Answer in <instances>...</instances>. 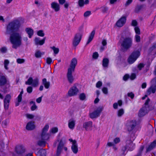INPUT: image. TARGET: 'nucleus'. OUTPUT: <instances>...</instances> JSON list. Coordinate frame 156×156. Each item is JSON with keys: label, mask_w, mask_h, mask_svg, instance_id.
<instances>
[{"label": "nucleus", "mask_w": 156, "mask_h": 156, "mask_svg": "<svg viewBox=\"0 0 156 156\" xmlns=\"http://www.w3.org/2000/svg\"><path fill=\"white\" fill-rule=\"evenodd\" d=\"M134 30L135 32L136 33V34L139 35L140 34V30L138 27H136L134 28Z\"/></svg>", "instance_id": "a19ab883"}, {"label": "nucleus", "mask_w": 156, "mask_h": 156, "mask_svg": "<svg viewBox=\"0 0 156 156\" xmlns=\"http://www.w3.org/2000/svg\"><path fill=\"white\" fill-rule=\"evenodd\" d=\"M75 125V121L73 119H70L68 121V126L71 129H73Z\"/></svg>", "instance_id": "5701e85b"}, {"label": "nucleus", "mask_w": 156, "mask_h": 156, "mask_svg": "<svg viewBox=\"0 0 156 156\" xmlns=\"http://www.w3.org/2000/svg\"><path fill=\"white\" fill-rule=\"evenodd\" d=\"M51 48L53 50L54 53L55 54H58L59 51V48H56L54 46L51 47Z\"/></svg>", "instance_id": "72a5a7b5"}, {"label": "nucleus", "mask_w": 156, "mask_h": 156, "mask_svg": "<svg viewBox=\"0 0 156 156\" xmlns=\"http://www.w3.org/2000/svg\"><path fill=\"white\" fill-rule=\"evenodd\" d=\"M124 113V110L122 108L118 111V115L119 117L121 116Z\"/></svg>", "instance_id": "58836bf2"}, {"label": "nucleus", "mask_w": 156, "mask_h": 156, "mask_svg": "<svg viewBox=\"0 0 156 156\" xmlns=\"http://www.w3.org/2000/svg\"><path fill=\"white\" fill-rule=\"evenodd\" d=\"M114 143L115 144H117L120 141V139L119 138L116 137L113 140Z\"/></svg>", "instance_id": "864d4df0"}, {"label": "nucleus", "mask_w": 156, "mask_h": 156, "mask_svg": "<svg viewBox=\"0 0 156 156\" xmlns=\"http://www.w3.org/2000/svg\"><path fill=\"white\" fill-rule=\"evenodd\" d=\"M156 90V85L151 86L147 91V93L150 94L151 93H154Z\"/></svg>", "instance_id": "393cba45"}, {"label": "nucleus", "mask_w": 156, "mask_h": 156, "mask_svg": "<svg viewBox=\"0 0 156 156\" xmlns=\"http://www.w3.org/2000/svg\"><path fill=\"white\" fill-rule=\"evenodd\" d=\"M25 31L28 35L29 37L31 38L34 34L33 30L30 28H27L25 29Z\"/></svg>", "instance_id": "b1692460"}, {"label": "nucleus", "mask_w": 156, "mask_h": 156, "mask_svg": "<svg viewBox=\"0 0 156 156\" xmlns=\"http://www.w3.org/2000/svg\"><path fill=\"white\" fill-rule=\"evenodd\" d=\"M9 61L8 60H5L4 62V66L5 68L6 69L8 70V68L7 66H8L9 64Z\"/></svg>", "instance_id": "f704fd0d"}, {"label": "nucleus", "mask_w": 156, "mask_h": 156, "mask_svg": "<svg viewBox=\"0 0 156 156\" xmlns=\"http://www.w3.org/2000/svg\"><path fill=\"white\" fill-rule=\"evenodd\" d=\"M156 146V140L154 141L150 145L147 149V152L150 151Z\"/></svg>", "instance_id": "a878e982"}, {"label": "nucleus", "mask_w": 156, "mask_h": 156, "mask_svg": "<svg viewBox=\"0 0 156 156\" xmlns=\"http://www.w3.org/2000/svg\"><path fill=\"white\" fill-rule=\"evenodd\" d=\"M51 7L56 12H58L60 10V7L59 5L55 2H52L51 3Z\"/></svg>", "instance_id": "6ab92c4d"}, {"label": "nucleus", "mask_w": 156, "mask_h": 156, "mask_svg": "<svg viewBox=\"0 0 156 156\" xmlns=\"http://www.w3.org/2000/svg\"><path fill=\"white\" fill-rule=\"evenodd\" d=\"M109 62V59L107 58H104L102 61V66L104 67L107 68Z\"/></svg>", "instance_id": "2f4dec72"}, {"label": "nucleus", "mask_w": 156, "mask_h": 156, "mask_svg": "<svg viewBox=\"0 0 156 156\" xmlns=\"http://www.w3.org/2000/svg\"><path fill=\"white\" fill-rule=\"evenodd\" d=\"M140 55V53L139 51H134L130 55L128 59V63L130 64L133 63L138 58Z\"/></svg>", "instance_id": "7ed1b4c3"}, {"label": "nucleus", "mask_w": 156, "mask_h": 156, "mask_svg": "<svg viewBox=\"0 0 156 156\" xmlns=\"http://www.w3.org/2000/svg\"><path fill=\"white\" fill-rule=\"evenodd\" d=\"M23 93V90H22V91H21L20 94L19 95L17 98L18 101L19 102H21V101L22 99V95Z\"/></svg>", "instance_id": "ea45409f"}, {"label": "nucleus", "mask_w": 156, "mask_h": 156, "mask_svg": "<svg viewBox=\"0 0 156 156\" xmlns=\"http://www.w3.org/2000/svg\"><path fill=\"white\" fill-rule=\"evenodd\" d=\"M102 91L104 93L107 94L108 93V89L105 87H103L102 89Z\"/></svg>", "instance_id": "4d7b16f0"}, {"label": "nucleus", "mask_w": 156, "mask_h": 156, "mask_svg": "<svg viewBox=\"0 0 156 156\" xmlns=\"http://www.w3.org/2000/svg\"><path fill=\"white\" fill-rule=\"evenodd\" d=\"M11 98V95L9 94H8L6 95L4 100V107L5 110H7L9 108Z\"/></svg>", "instance_id": "9d476101"}, {"label": "nucleus", "mask_w": 156, "mask_h": 156, "mask_svg": "<svg viewBox=\"0 0 156 156\" xmlns=\"http://www.w3.org/2000/svg\"><path fill=\"white\" fill-rule=\"evenodd\" d=\"M46 152L45 149H41L37 152V155L38 156H45Z\"/></svg>", "instance_id": "c756f323"}, {"label": "nucleus", "mask_w": 156, "mask_h": 156, "mask_svg": "<svg viewBox=\"0 0 156 156\" xmlns=\"http://www.w3.org/2000/svg\"><path fill=\"white\" fill-rule=\"evenodd\" d=\"M46 142L45 140H39L37 143V144L39 146L44 147L46 144Z\"/></svg>", "instance_id": "473e14b6"}, {"label": "nucleus", "mask_w": 156, "mask_h": 156, "mask_svg": "<svg viewBox=\"0 0 156 156\" xmlns=\"http://www.w3.org/2000/svg\"><path fill=\"white\" fill-rule=\"evenodd\" d=\"M44 52H42L39 50H37L34 54L35 56L37 58H40L42 55H44Z\"/></svg>", "instance_id": "7c9ffc66"}, {"label": "nucleus", "mask_w": 156, "mask_h": 156, "mask_svg": "<svg viewBox=\"0 0 156 156\" xmlns=\"http://www.w3.org/2000/svg\"><path fill=\"white\" fill-rule=\"evenodd\" d=\"M35 127L34 122H30L27 123L26 126V129L28 130H31L34 129Z\"/></svg>", "instance_id": "aec40b11"}, {"label": "nucleus", "mask_w": 156, "mask_h": 156, "mask_svg": "<svg viewBox=\"0 0 156 156\" xmlns=\"http://www.w3.org/2000/svg\"><path fill=\"white\" fill-rule=\"evenodd\" d=\"M7 50V48L5 47H2L0 49V52L2 53H5L6 52Z\"/></svg>", "instance_id": "de8ad7c7"}, {"label": "nucleus", "mask_w": 156, "mask_h": 156, "mask_svg": "<svg viewBox=\"0 0 156 156\" xmlns=\"http://www.w3.org/2000/svg\"><path fill=\"white\" fill-rule=\"evenodd\" d=\"M79 97L81 100L83 101L86 98V95L84 93H82L80 94Z\"/></svg>", "instance_id": "c9c22d12"}, {"label": "nucleus", "mask_w": 156, "mask_h": 156, "mask_svg": "<svg viewBox=\"0 0 156 156\" xmlns=\"http://www.w3.org/2000/svg\"><path fill=\"white\" fill-rule=\"evenodd\" d=\"M7 82L6 77L5 76H1L0 77V86L4 85Z\"/></svg>", "instance_id": "bb28decb"}, {"label": "nucleus", "mask_w": 156, "mask_h": 156, "mask_svg": "<svg viewBox=\"0 0 156 156\" xmlns=\"http://www.w3.org/2000/svg\"><path fill=\"white\" fill-rule=\"evenodd\" d=\"M25 84L28 85H32L34 87H36L38 85V79L37 78L33 80L31 77H30L25 82Z\"/></svg>", "instance_id": "423d86ee"}, {"label": "nucleus", "mask_w": 156, "mask_h": 156, "mask_svg": "<svg viewBox=\"0 0 156 156\" xmlns=\"http://www.w3.org/2000/svg\"><path fill=\"white\" fill-rule=\"evenodd\" d=\"M148 110L146 106H143L140 110L138 113V116L142 117L145 115L148 112Z\"/></svg>", "instance_id": "a211bd4d"}, {"label": "nucleus", "mask_w": 156, "mask_h": 156, "mask_svg": "<svg viewBox=\"0 0 156 156\" xmlns=\"http://www.w3.org/2000/svg\"><path fill=\"white\" fill-rule=\"evenodd\" d=\"M150 100L149 98H148L147 100L145 102V103L144 105L145 106H146L147 107V108L148 107V104L149 102L150 101Z\"/></svg>", "instance_id": "680f3d73"}, {"label": "nucleus", "mask_w": 156, "mask_h": 156, "mask_svg": "<svg viewBox=\"0 0 156 156\" xmlns=\"http://www.w3.org/2000/svg\"><path fill=\"white\" fill-rule=\"evenodd\" d=\"M77 59L75 58H73L71 61L70 67L68 69L74 71L75 67L77 64Z\"/></svg>", "instance_id": "dca6fc26"}, {"label": "nucleus", "mask_w": 156, "mask_h": 156, "mask_svg": "<svg viewBox=\"0 0 156 156\" xmlns=\"http://www.w3.org/2000/svg\"><path fill=\"white\" fill-rule=\"evenodd\" d=\"M78 5L80 7H83L84 4V0H79L78 1Z\"/></svg>", "instance_id": "37998d69"}, {"label": "nucleus", "mask_w": 156, "mask_h": 156, "mask_svg": "<svg viewBox=\"0 0 156 156\" xmlns=\"http://www.w3.org/2000/svg\"><path fill=\"white\" fill-rule=\"evenodd\" d=\"M144 66V65L143 63H140L138 65L137 67L139 70H141L142 68H143Z\"/></svg>", "instance_id": "603ef678"}, {"label": "nucleus", "mask_w": 156, "mask_h": 156, "mask_svg": "<svg viewBox=\"0 0 156 156\" xmlns=\"http://www.w3.org/2000/svg\"><path fill=\"white\" fill-rule=\"evenodd\" d=\"M91 14V12L90 11H87L84 14V16L85 17H87Z\"/></svg>", "instance_id": "3c124183"}, {"label": "nucleus", "mask_w": 156, "mask_h": 156, "mask_svg": "<svg viewBox=\"0 0 156 156\" xmlns=\"http://www.w3.org/2000/svg\"><path fill=\"white\" fill-rule=\"evenodd\" d=\"M27 92L30 94L33 91V87L31 86H29L27 89Z\"/></svg>", "instance_id": "49530a36"}, {"label": "nucleus", "mask_w": 156, "mask_h": 156, "mask_svg": "<svg viewBox=\"0 0 156 156\" xmlns=\"http://www.w3.org/2000/svg\"><path fill=\"white\" fill-rule=\"evenodd\" d=\"M37 108V106L35 104H34L31 106V109L32 111H34Z\"/></svg>", "instance_id": "0e129e2a"}, {"label": "nucleus", "mask_w": 156, "mask_h": 156, "mask_svg": "<svg viewBox=\"0 0 156 156\" xmlns=\"http://www.w3.org/2000/svg\"><path fill=\"white\" fill-rule=\"evenodd\" d=\"M102 83L101 81H98L96 84V87L97 88H99L102 85Z\"/></svg>", "instance_id": "6e6d98bb"}, {"label": "nucleus", "mask_w": 156, "mask_h": 156, "mask_svg": "<svg viewBox=\"0 0 156 156\" xmlns=\"http://www.w3.org/2000/svg\"><path fill=\"white\" fill-rule=\"evenodd\" d=\"M16 62L18 64H22L24 62L25 60L23 58H18L16 60Z\"/></svg>", "instance_id": "79ce46f5"}, {"label": "nucleus", "mask_w": 156, "mask_h": 156, "mask_svg": "<svg viewBox=\"0 0 156 156\" xmlns=\"http://www.w3.org/2000/svg\"><path fill=\"white\" fill-rule=\"evenodd\" d=\"M135 144L133 143L132 141L130 139H128L126 141V146L129 151H133L134 148Z\"/></svg>", "instance_id": "4468645a"}, {"label": "nucleus", "mask_w": 156, "mask_h": 156, "mask_svg": "<svg viewBox=\"0 0 156 156\" xmlns=\"http://www.w3.org/2000/svg\"><path fill=\"white\" fill-rule=\"evenodd\" d=\"M42 83L46 89H48L50 86V82L47 81L46 78H44L42 80Z\"/></svg>", "instance_id": "c85d7f7f"}, {"label": "nucleus", "mask_w": 156, "mask_h": 156, "mask_svg": "<svg viewBox=\"0 0 156 156\" xmlns=\"http://www.w3.org/2000/svg\"><path fill=\"white\" fill-rule=\"evenodd\" d=\"M126 17L125 16H122L118 21L117 22L116 24L118 27H122L126 23Z\"/></svg>", "instance_id": "f8f14e48"}, {"label": "nucleus", "mask_w": 156, "mask_h": 156, "mask_svg": "<svg viewBox=\"0 0 156 156\" xmlns=\"http://www.w3.org/2000/svg\"><path fill=\"white\" fill-rule=\"evenodd\" d=\"M20 25V21L16 20L10 22L6 26V34H11L9 39L12 44V48L15 49L22 44V34L18 32Z\"/></svg>", "instance_id": "f257e3e1"}, {"label": "nucleus", "mask_w": 156, "mask_h": 156, "mask_svg": "<svg viewBox=\"0 0 156 156\" xmlns=\"http://www.w3.org/2000/svg\"><path fill=\"white\" fill-rule=\"evenodd\" d=\"M137 25V21L135 20H132L131 23V25L133 26H136Z\"/></svg>", "instance_id": "13d9d810"}, {"label": "nucleus", "mask_w": 156, "mask_h": 156, "mask_svg": "<svg viewBox=\"0 0 156 156\" xmlns=\"http://www.w3.org/2000/svg\"><path fill=\"white\" fill-rule=\"evenodd\" d=\"M79 92L78 88L75 86L71 87L68 92V95L72 96L76 95Z\"/></svg>", "instance_id": "9b49d317"}, {"label": "nucleus", "mask_w": 156, "mask_h": 156, "mask_svg": "<svg viewBox=\"0 0 156 156\" xmlns=\"http://www.w3.org/2000/svg\"><path fill=\"white\" fill-rule=\"evenodd\" d=\"M99 56L98 53L97 52H95L93 54L92 57L93 58L97 59Z\"/></svg>", "instance_id": "c03bdc74"}, {"label": "nucleus", "mask_w": 156, "mask_h": 156, "mask_svg": "<svg viewBox=\"0 0 156 156\" xmlns=\"http://www.w3.org/2000/svg\"><path fill=\"white\" fill-rule=\"evenodd\" d=\"M74 71H72L70 69H68V72L67 74V77L69 82L71 83H73L74 78L72 75V73Z\"/></svg>", "instance_id": "2eb2a0df"}, {"label": "nucleus", "mask_w": 156, "mask_h": 156, "mask_svg": "<svg viewBox=\"0 0 156 156\" xmlns=\"http://www.w3.org/2000/svg\"><path fill=\"white\" fill-rule=\"evenodd\" d=\"M16 153L18 154H21L23 153L25 151V147L22 145H18L15 148Z\"/></svg>", "instance_id": "f3484780"}, {"label": "nucleus", "mask_w": 156, "mask_h": 156, "mask_svg": "<svg viewBox=\"0 0 156 156\" xmlns=\"http://www.w3.org/2000/svg\"><path fill=\"white\" fill-rule=\"evenodd\" d=\"M83 127L87 131L91 130L93 127V123L90 121L85 122L83 124Z\"/></svg>", "instance_id": "ddd939ff"}, {"label": "nucleus", "mask_w": 156, "mask_h": 156, "mask_svg": "<svg viewBox=\"0 0 156 156\" xmlns=\"http://www.w3.org/2000/svg\"><path fill=\"white\" fill-rule=\"evenodd\" d=\"M52 62V60L51 58L48 57L46 59L47 63L48 64H50Z\"/></svg>", "instance_id": "5fc2aeb1"}, {"label": "nucleus", "mask_w": 156, "mask_h": 156, "mask_svg": "<svg viewBox=\"0 0 156 156\" xmlns=\"http://www.w3.org/2000/svg\"><path fill=\"white\" fill-rule=\"evenodd\" d=\"M37 34L38 36L41 37H44V34L43 30H40L37 32Z\"/></svg>", "instance_id": "4c0bfd02"}, {"label": "nucleus", "mask_w": 156, "mask_h": 156, "mask_svg": "<svg viewBox=\"0 0 156 156\" xmlns=\"http://www.w3.org/2000/svg\"><path fill=\"white\" fill-rule=\"evenodd\" d=\"M64 144L65 143L62 141V140H61L57 146L56 153V156H61L63 148L65 151H67V148L64 147Z\"/></svg>", "instance_id": "20e7f679"}, {"label": "nucleus", "mask_w": 156, "mask_h": 156, "mask_svg": "<svg viewBox=\"0 0 156 156\" xmlns=\"http://www.w3.org/2000/svg\"><path fill=\"white\" fill-rule=\"evenodd\" d=\"M136 77V74L135 73H133L131 74L130 78L131 80H133Z\"/></svg>", "instance_id": "338daca9"}, {"label": "nucleus", "mask_w": 156, "mask_h": 156, "mask_svg": "<svg viewBox=\"0 0 156 156\" xmlns=\"http://www.w3.org/2000/svg\"><path fill=\"white\" fill-rule=\"evenodd\" d=\"M127 95L128 97H130L132 99L133 98L134 96V94L132 92L128 93Z\"/></svg>", "instance_id": "bf43d9fd"}, {"label": "nucleus", "mask_w": 156, "mask_h": 156, "mask_svg": "<svg viewBox=\"0 0 156 156\" xmlns=\"http://www.w3.org/2000/svg\"><path fill=\"white\" fill-rule=\"evenodd\" d=\"M48 128V125H46L43 129L41 135V140H47L49 139L50 135L47 133Z\"/></svg>", "instance_id": "39448f33"}, {"label": "nucleus", "mask_w": 156, "mask_h": 156, "mask_svg": "<svg viewBox=\"0 0 156 156\" xmlns=\"http://www.w3.org/2000/svg\"><path fill=\"white\" fill-rule=\"evenodd\" d=\"M103 109V107H99L96 110L90 114V117L91 119L97 118L100 115Z\"/></svg>", "instance_id": "6e6552de"}, {"label": "nucleus", "mask_w": 156, "mask_h": 156, "mask_svg": "<svg viewBox=\"0 0 156 156\" xmlns=\"http://www.w3.org/2000/svg\"><path fill=\"white\" fill-rule=\"evenodd\" d=\"M95 33V31L94 30H93L92 31L89 36L88 39L87 43V45L88 44L92 41L94 37Z\"/></svg>", "instance_id": "cd10ccee"}, {"label": "nucleus", "mask_w": 156, "mask_h": 156, "mask_svg": "<svg viewBox=\"0 0 156 156\" xmlns=\"http://www.w3.org/2000/svg\"><path fill=\"white\" fill-rule=\"evenodd\" d=\"M135 39L136 42H139L140 41V37L139 35L136 34L135 36Z\"/></svg>", "instance_id": "e433bc0d"}, {"label": "nucleus", "mask_w": 156, "mask_h": 156, "mask_svg": "<svg viewBox=\"0 0 156 156\" xmlns=\"http://www.w3.org/2000/svg\"><path fill=\"white\" fill-rule=\"evenodd\" d=\"M8 123V122L7 120H6L3 121L2 122V126L3 127L5 128L7 125Z\"/></svg>", "instance_id": "09e8293b"}, {"label": "nucleus", "mask_w": 156, "mask_h": 156, "mask_svg": "<svg viewBox=\"0 0 156 156\" xmlns=\"http://www.w3.org/2000/svg\"><path fill=\"white\" fill-rule=\"evenodd\" d=\"M46 39V37H44L43 39L41 40H40V38L38 37H36L35 39V43L36 45L39 44L40 45H42L45 42Z\"/></svg>", "instance_id": "4be33fe9"}, {"label": "nucleus", "mask_w": 156, "mask_h": 156, "mask_svg": "<svg viewBox=\"0 0 156 156\" xmlns=\"http://www.w3.org/2000/svg\"><path fill=\"white\" fill-rule=\"evenodd\" d=\"M83 25L80 26L78 28V30L79 32H78V33H82V35H83Z\"/></svg>", "instance_id": "a18cd8bd"}, {"label": "nucleus", "mask_w": 156, "mask_h": 156, "mask_svg": "<svg viewBox=\"0 0 156 156\" xmlns=\"http://www.w3.org/2000/svg\"><path fill=\"white\" fill-rule=\"evenodd\" d=\"M71 148L72 151L74 154H76L77 153L78 151V147L76 141H74L73 144H72L71 146Z\"/></svg>", "instance_id": "412c9836"}, {"label": "nucleus", "mask_w": 156, "mask_h": 156, "mask_svg": "<svg viewBox=\"0 0 156 156\" xmlns=\"http://www.w3.org/2000/svg\"><path fill=\"white\" fill-rule=\"evenodd\" d=\"M133 0H128L125 4L126 6L129 5L132 2Z\"/></svg>", "instance_id": "69168bd1"}, {"label": "nucleus", "mask_w": 156, "mask_h": 156, "mask_svg": "<svg viewBox=\"0 0 156 156\" xmlns=\"http://www.w3.org/2000/svg\"><path fill=\"white\" fill-rule=\"evenodd\" d=\"M136 121L135 120H132L128 122L126 124V126L128 131H132L136 126Z\"/></svg>", "instance_id": "1a4fd4ad"}, {"label": "nucleus", "mask_w": 156, "mask_h": 156, "mask_svg": "<svg viewBox=\"0 0 156 156\" xmlns=\"http://www.w3.org/2000/svg\"><path fill=\"white\" fill-rule=\"evenodd\" d=\"M102 11L103 12H106L108 10V8L106 7H104L102 8Z\"/></svg>", "instance_id": "774afa93"}, {"label": "nucleus", "mask_w": 156, "mask_h": 156, "mask_svg": "<svg viewBox=\"0 0 156 156\" xmlns=\"http://www.w3.org/2000/svg\"><path fill=\"white\" fill-rule=\"evenodd\" d=\"M82 36V33H77L75 34L73 41V44L74 46H76L79 44Z\"/></svg>", "instance_id": "0eeeda50"}, {"label": "nucleus", "mask_w": 156, "mask_h": 156, "mask_svg": "<svg viewBox=\"0 0 156 156\" xmlns=\"http://www.w3.org/2000/svg\"><path fill=\"white\" fill-rule=\"evenodd\" d=\"M144 5H140V6H138L136 9V10L137 11H139L140 10H141L143 7Z\"/></svg>", "instance_id": "052dcab7"}, {"label": "nucleus", "mask_w": 156, "mask_h": 156, "mask_svg": "<svg viewBox=\"0 0 156 156\" xmlns=\"http://www.w3.org/2000/svg\"><path fill=\"white\" fill-rule=\"evenodd\" d=\"M58 129L57 128H53L51 129V131L53 133H55L57 132Z\"/></svg>", "instance_id": "e2e57ef3"}, {"label": "nucleus", "mask_w": 156, "mask_h": 156, "mask_svg": "<svg viewBox=\"0 0 156 156\" xmlns=\"http://www.w3.org/2000/svg\"><path fill=\"white\" fill-rule=\"evenodd\" d=\"M133 44V40L131 37H126L123 38L121 43L122 48L126 51L132 47Z\"/></svg>", "instance_id": "f03ea898"}, {"label": "nucleus", "mask_w": 156, "mask_h": 156, "mask_svg": "<svg viewBox=\"0 0 156 156\" xmlns=\"http://www.w3.org/2000/svg\"><path fill=\"white\" fill-rule=\"evenodd\" d=\"M26 117L29 119H32L34 117V115L32 114H27L26 115Z\"/></svg>", "instance_id": "8fccbe9b"}]
</instances>
